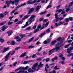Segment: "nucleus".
<instances>
[{
    "instance_id": "obj_32",
    "label": "nucleus",
    "mask_w": 73,
    "mask_h": 73,
    "mask_svg": "<svg viewBox=\"0 0 73 73\" xmlns=\"http://www.w3.org/2000/svg\"><path fill=\"white\" fill-rule=\"evenodd\" d=\"M70 56H73V53H69L67 55V57H70Z\"/></svg>"
},
{
    "instance_id": "obj_7",
    "label": "nucleus",
    "mask_w": 73,
    "mask_h": 73,
    "mask_svg": "<svg viewBox=\"0 0 73 73\" xmlns=\"http://www.w3.org/2000/svg\"><path fill=\"white\" fill-rule=\"evenodd\" d=\"M64 11H65L64 9H60L56 10V12H58L59 13L61 12V14L64 15V14H65V12Z\"/></svg>"
},
{
    "instance_id": "obj_33",
    "label": "nucleus",
    "mask_w": 73,
    "mask_h": 73,
    "mask_svg": "<svg viewBox=\"0 0 73 73\" xmlns=\"http://www.w3.org/2000/svg\"><path fill=\"white\" fill-rule=\"evenodd\" d=\"M49 22H47L46 23V24H45V25H44V24H43L44 26V27H45V26L46 27H47V26H48V25H49Z\"/></svg>"
},
{
    "instance_id": "obj_16",
    "label": "nucleus",
    "mask_w": 73,
    "mask_h": 73,
    "mask_svg": "<svg viewBox=\"0 0 73 73\" xmlns=\"http://www.w3.org/2000/svg\"><path fill=\"white\" fill-rule=\"evenodd\" d=\"M15 39H17V41L18 42H19L20 41H21V39L20 38V37H19L18 36H17L15 37Z\"/></svg>"
},
{
    "instance_id": "obj_52",
    "label": "nucleus",
    "mask_w": 73,
    "mask_h": 73,
    "mask_svg": "<svg viewBox=\"0 0 73 73\" xmlns=\"http://www.w3.org/2000/svg\"><path fill=\"white\" fill-rule=\"evenodd\" d=\"M34 48V46H32V45H31L29 46V48Z\"/></svg>"
},
{
    "instance_id": "obj_39",
    "label": "nucleus",
    "mask_w": 73,
    "mask_h": 73,
    "mask_svg": "<svg viewBox=\"0 0 73 73\" xmlns=\"http://www.w3.org/2000/svg\"><path fill=\"white\" fill-rule=\"evenodd\" d=\"M51 7L52 5H49L48 6H47L46 9H48V8H51Z\"/></svg>"
},
{
    "instance_id": "obj_38",
    "label": "nucleus",
    "mask_w": 73,
    "mask_h": 73,
    "mask_svg": "<svg viewBox=\"0 0 73 73\" xmlns=\"http://www.w3.org/2000/svg\"><path fill=\"white\" fill-rule=\"evenodd\" d=\"M36 56H37L36 54H34L32 56V58H35V57H36Z\"/></svg>"
},
{
    "instance_id": "obj_4",
    "label": "nucleus",
    "mask_w": 73,
    "mask_h": 73,
    "mask_svg": "<svg viewBox=\"0 0 73 73\" xmlns=\"http://www.w3.org/2000/svg\"><path fill=\"white\" fill-rule=\"evenodd\" d=\"M36 17V15H32L31 17H30L29 20V24H31L32 22H33L35 20V19H34Z\"/></svg>"
},
{
    "instance_id": "obj_56",
    "label": "nucleus",
    "mask_w": 73,
    "mask_h": 73,
    "mask_svg": "<svg viewBox=\"0 0 73 73\" xmlns=\"http://www.w3.org/2000/svg\"><path fill=\"white\" fill-rule=\"evenodd\" d=\"M25 36V34H24V35H21V37H22L21 38H23V37H24V36Z\"/></svg>"
},
{
    "instance_id": "obj_60",
    "label": "nucleus",
    "mask_w": 73,
    "mask_h": 73,
    "mask_svg": "<svg viewBox=\"0 0 73 73\" xmlns=\"http://www.w3.org/2000/svg\"><path fill=\"white\" fill-rule=\"evenodd\" d=\"M41 49H42V47H40V49H38V52H40V51H41Z\"/></svg>"
},
{
    "instance_id": "obj_24",
    "label": "nucleus",
    "mask_w": 73,
    "mask_h": 73,
    "mask_svg": "<svg viewBox=\"0 0 73 73\" xmlns=\"http://www.w3.org/2000/svg\"><path fill=\"white\" fill-rule=\"evenodd\" d=\"M29 25L28 24V22H27L26 23V25H25L23 26L21 28H25V27H27V26H28Z\"/></svg>"
},
{
    "instance_id": "obj_10",
    "label": "nucleus",
    "mask_w": 73,
    "mask_h": 73,
    "mask_svg": "<svg viewBox=\"0 0 73 73\" xmlns=\"http://www.w3.org/2000/svg\"><path fill=\"white\" fill-rule=\"evenodd\" d=\"M41 25L40 24L37 27V29H35L34 32V33H36L37 32H38V30H39V29H40V28H41Z\"/></svg>"
},
{
    "instance_id": "obj_48",
    "label": "nucleus",
    "mask_w": 73,
    "mask_h": 73,
    "mask_svg": "<svg viewBox=\"0 0 73 73\" xmlns=\"http://www.w3.org/2000/svg\"><path fill=\"white\" fill-rule=\"evenodd\" d=\"M68 19L69 20H70V21H73V18L72 17H69Z\"/></svg>"
},
{
    "instance_id": "obj_37",
    "label": "nucleus",
    "mask_w": 73,
    "mask_h": 73,
    "mask_svg": "<svg viewBox=\"0 0 73 73\" xmlns=\"http://www.w3.org/2000/svg\"><path fill=\"white\" fill-rule=\"evenodd\" d=\"M54 69H55V70H58L59 68H57V66H56L54 68Z\"/></svg>"
},
{
    "instance_id": "obj_27",
    "label": "nucleus",
    "mask_w": 73,
    "mask_h": 73,
    "mask_svg": "<svg viewBox=\"0 0 73 73\" xmlns=\"http://www.w3.org/2000/svg\"><path fill=\"white\" fill-rule=\"evenodd\" d=\"M5 41V40L4 39L2 38H0V42H1V43H3V42H4Z\"/></svg>"
},
{
    "instance_id": "obj_30",
    "label": "nucleus",
    "mask_w": 73,
    "mask_h": 73,
    "mask_svg": "<svg viewBox=\"0 0 73 73\" xmlns=\"http://www.w3.org/2000/svg\"><path fill=\"white\" fill-rule=\"evenodd\" d=\"M23 21L22 20L21 21L18 22L17 23V24H22V23H23Z\"/></svg>"
},
{
    "instance_id": "obj_53",
    "label": "nucleus",
    "mask_w": 73,
    "mask_h": 73,
    "mask_svg": "<svg viewBox=\"0 0 73 73\" xmlns=\"http://www.w3.org/2000/svg\"><path fill=\"white\" fill-rule=\"evenodd\" d=\"M44 65V64H42V62H40V63L39 65V66H43Z\"/></svg>"
},
{
    "instance_id": "obj_51",
    "label": "nucleus",
    "mask_w": 73,
    "mask_h": 73,
    "mask_svg": "<svg viewBox=\"0 0 73 73\" xmlns=\"http://www.w3.org/2000/svg\"><path fill=\"white\" fill-rule=\"evenodd\" d=\"M65 21L66 23H68L69 21V18H66L65 19Z\"/></svg>"
},
{
    "instance_id": "obj_1",
    "label": "nucleus",
    "mask_w": 73,
    "mask_h": 73,
    "mask_svg": "<svg viewBox=\"0 0 73 73\" xmlns=\"http://www.w3.org/2000/svg\"><path fill=\"white\" fill-rule=\"evenodd\" d=\"M59 45H60L59 43H57L54 48L49 51V52H50V53L49 54V55H51L52 53H53L55 52V51L56 52H57L58 51V50H59L60 49V46Z\"/></svg>"
},
{
    "instance_id": "obj_12",
    "label": "nucleus",
    "mask_w": 73,
    "mask_h": 73,
    "mask_svg": "<svg viewBox=\"0 0 73 73\" xmlns=\"http://www.w3.org/2000/svg\"><path fill=\"white\" fill-rule=\"evenodd\" d=\"M24 5H26V3H24V4H21L20 5L17 6L15 8V9H18L20 7H23V6H24Z\"/></svg>"
},
{
    "instance_id": "obj_9",
    "label": "nucleus",
    "mask_w": 73,
    "mask_h": 73,
    "mask_svg": "<svg viewBox=\"0 0 73 73\" xmlns=\"http://www.w3.org/2000/svg\"><path fill=\"white\" fill-rule=\"evenodd\" d=\"M10 54H11V52H9L5 56V62L8 61V58L9 57Z\"/></svg>"
},
{
    "instance_id": "obj_41",
    "label": "nucleus",
    "mask_w": 73,
    "mask_h": 73,
    "mask_svg": "<svg viewBox=\"0 0 73 73\" xmlns=\"http://www.w3.org/2000/svg\"><path fill=\"white\" fill-rule=\"evenodd\" d=\"M58 20V17H57V18H56V19L54 20V23H56V22H57Z\"/></svg>"
},
{
    "instance_id": "obj_64",
    "label": "nucleus",
    "mask_w": 73,
    "mask_h": 73,
    "mask_svg": "<svg viewBox=\"0 0 73 73\" xmlns=\"http://www.w3.org/2000/svg\"><path fill=\"white\" fill-rule=\"evenodd\" d=\"M72 40H68V42H72Z\"/></svg>"
},
{
    "instance_id": "obj_50",
    "label": "nucleus",
    "mask_w": 73,
    "mask_h": 73,
    "mask_svg": "<svg viewBox=\"0 0 73 73\" xmlns=\"http://www.w3.org/2000/svg\"><path fill=\"white\" fill-rule=\"evenodd\" d=\"M37 61H41V58H38L36 60Z\"/></svg>"
},
{
    "instance_id": "obj_25",
    "label": "nucleus",
    "mask_w": 73,
    "mask_h": 73,
    "mask_svg": "<svg viewBox=\"0 0 73 73\" xmlns=\"http://www.w3.org/2000/svg\"><path fill=\"white\" fill-rule=\"evenodd\" d=\"M45 33H46L45 32H44L43 33H42L40 34L39 36V37H40L42 38V36H43V35H45Z\"/></svg>"
},
{
    "instance_id": "obj_22",
    "label": "nucleus",
    "mask_w": 73,
    "mask_h": 73,
    "mask_svg": "<svg viewBox=\"0 0 73 73\" xmlns=\"http://www.w3.org/2000/svg\"><path fill=\"white\" fill-rule=\"evenodd\" d=\"M64 22H61V21H60L59 22V24H57V23H55V25L57 26H59V25H61V24H64Z\"/></svg>"
},
{
    "instance_id": "obj_61",
    "label": "nucleus",
    "mask_w": 73,
    "mask_h": 73,
    "mask_svg": "<svg viewBox=\"0 0 73 73\" xmlns=\"http://www.w3.org/2000/svg\"><path fill=\"white\" fill-rule=\"evenodd\" d=\"M9 13L8 12H6L5 13L3 14V15L4 16H5V15H7V14Z\"/></svg>"
},
{
    "instance_id": "obj_62",
    "label": "nucleus",
    "mask_w": 73,
    "mask_h": 73,
    "mask_svg": "<svg viewBox=\"0 0 73 73\" xmlns=\"http://www.w3.org/2000/svg\"><path fill=\"white\" fill-rule=\"evenodd\" d=\"M36 27H37V26L36 25H35L33 27V29H36Z\"/></svg>"
},
{
    "instance_id": "obj_29",
    "label": "nucleus",
    "mask_w": 73,
    "mask_h": 73,
    "mask_svg": "<svg viewBox=\"0 0 73 73\" xmlns=\"http://www.w3.org/2000/svg\"><path fill=\"white\" fill-rule=\"evenodd\" d=\"M33 38H34V37H32L30 39L29 41H28V42H31L33 41Z\"/></svg>"
},
{
    "instance_id": "obj_3",
    "label": "nucleus",
    "mask_w": 73,
    "mask_h": 73,
    "mask_svg": "<svg viewBox=\"0 0 73 73\" xmlns=\"http://www.w3.org/2000/svg\"><path fill=\"white\" fill-rule=\"evenodd\" d=\"M38 65V63H36L33 65L32 69L31 68H30L29 69H28V70L29 73H33V72H35L36 70V68L37 66Z\"/></svg>"
},
{
    "instance_id": "obj_6",
    "label": "nucleus",
    "mask_w": 73,
    "mask_h": 73,
    "mask_svg": "<svg viewBox=\"0 0 73 73\" xmlns=\"http://www.w3.org/2000/svg\"><path fill=\"white\" fill-rule=\"evenodd\" d=\"M28 68H29V66H27L25 67H21L19 68H17V70H27Z\"/></svg>"
},
{
    "instance_id": "obj_55",
    "label": "nucleus",
    "mask_w": 73,
    "mask_h": 73,
    "mask_svg": "<svg viewBox=\"0 0 73 73\" xmlns=\"http://www.w3.org/2000/svg\"><path fill=\"white\" fill-rule=\"evenodd\" d=\"M12 24H13V22H10L8 23V25H11Z\"/></svg>"
},
{
    "instance_id": "obj_58",
    "label": "nucleus",
    "mask_w": 73,
    "mask_h": 73,
    "mask_svg": "<svg viewBox=\"0 0 73 73\" xmlns=\"http://www.w3.org/2000/svg\"><path fill=\"white\" fill-rule=\"evenodd\" d=\"M13 17H14V16H13L12 17H9V19H10V20H12V19L13 18Z\"/></svg>"
},
{
    "instance_id": "obj_28",
    "label": "nucleus",
    "mask_w": 73,
    "mask_h": 73,
    "mask_svg": "<svg viewBox=\"0 0 73 73\" xmlns=\"http://www.w3.org/2000/svg\"><path fill=\"white\" fill-rule=\"evenodd\" d=\"M56 42H57V40H56L52 41L51 43V45H53Z\"/></svg>"
},
{
    "instance_id": "obj_47",
    "label": "nucleus",
    "mask_w": 73,
    "mask_h": 73,
    "mask_svg": "<svg viewBox=\"0 0 73 73\" xmlns=\"http://www.w3.org/2000/svg\"><path fill=\"white\" fill-rule=\"evenodd\" d=\"M4 14L2 13L0 14V18L3 17H4Z\"/></svg>"
},
{
    "instance_id": "obj_26",
    "label": "nucleus",
    "mask_w": 73,
    "mask_h": 73,
    "mask_svg": "<svg viewBox=\"0 0 73 73\" xmlns=\"http://www.w3.org/2000/svg\"><path fill=\"white\" fill-rule=\"evenodd\" d=\"M30 16V15H27L25 16L23 19V20H25L26 19H27L28 18V17H29Z\"/></svg>"
},
{
    "instance_id": "obj_17",
    "label": "nucleus",
    "mask_w": 73,
    "mask_h": 73,
    "mask_svg": "<svg viewBox=\"0 0 73 73\" xmlns=\"http://www.w3.org/2000/svg\"><path fill=\"white\" fill-rule=\"evenodd\" d=\"M8 28V27L7 26H3L2 28H1V30H2V31H4L6 29Z\"/></svg>"
},
{
    "instance_id": "obj_14",
    "label": "nucleus",
    "mask_w": 73,
    "mask_h": 73,
    "mask_svg": "<svg viewBox=\"0 0 73 73\" xmlns=\"http://www.w3.org/2000/svg\"><path fill=\"white\" fill-rule=\"evenodd\" d=\"M69 5H67L65 7V8L66 9V12H69V11H70V8H69Z\"/></svg>"
},
{
    "instance_id": "obj_21",
    "label": "nucleus",
    "mask_w": 73,
    "mask_h": 73,
    "mask_svg": "<svg viewBox=\"0 0 73 73\" xmlns=\"http://www.w3.org/2000/svg\"><path fill=\"white\" fill-rule=\"evenodd\" d=\"M34 9V8H32L30 10V11H29L28 13V15H29V14H31V13L32 12H33V11Z\"/></svg>"
},
{
    "instance_id": "obj_18",
    "label": "nucleus",
    "mask_w": 73,
    "mask_h": 73,
    "mask_svg": "<svg viewBox=\"0 0 73 73\" xmlns=\"http://www.w3.org/2000/svg\"><path fill=\"white\" fill-rule=\"evenodd\" d=\"M27 54V53L26 52H25L22 53L21 55L20 56V57H25V56H26V54Z\"/></svg>"
},
{
    "instance_id": "obj_20",
    "label": "nucleus",
    "mask_w": 73,
    "mask_h": 73,
    "mask_svg": "<svg viewBox=\"0 0 73 73\" xmlns=\"http://www.w3.org/2000/svg\"><path fill=\"white\" fill-rule=\"evenodd\" d=\"M9 50V48H8L5 47L4 48V50L3 51V53L6 52L7 51H8Z\"/></svg>"
},
{
    "instance_id": "obj_15",
    "label": "nucleus",
    "mask_w": 73,
    "mask_h": 73,
    "mask_svg": "<svg viewBox=\"0 0 73 73\" xmlns=\"http://www.w3.org/2000/svg\"><path fill=\"white\" fill-rule=\"evenodd\" d=\"M59 57H60V58H61L62 59V60H63V61H65V58L63 57V56H62V54H59Z\"/></svg>"
},
{
    "instance_id": "obj_19",
    "label": "nucleus",
    "mask_w": 73,
    "mask_h": 73,
    "mask_svg": "<svg viewBox=\"0 0 73 73\" xmlns=\"http://www.w3.org/2000/svg\"><path fill=\"white\" fill-rule=\"evenodd\" d=\"M13 33V31H8L7 32V34H8V36H10L11 35H12V33Z\"/></svg>"
},
{
    "instance_id": "obj_11",
    "label": "nucleus",
    "mask_w": 73,
    "mask_h": 73,
    "mask_svg": "<svg viewBox=\"0 0 73 73\" xmlns=\"http://www.w3.org/2000/svg\"><path fill=\"white\" fill-rule=\"evenodd\" d=\"M48 65H49V64L48 63L47 64H46L45 65V67H44V69L45 70V71H46V73L48 71V69H48V68H49V66H48Z\"/></svg>"
},
{
    "instance_id": "obj_23",
    "label": "nucleus",
    "mask_w": 73,
    "mask_h": 73,
    "mask_svg": "<svg viewBox=\"0 0 73 73\" xmlns=\"http://www.w3.org/2000/svg\"><path fill=\"white\" fill-rule=\"evenodd\" d=\"M33 60H29L28 61H25L23 62V64H28L29 63V62H33Z\"/></svg>"
},
{
    "instance_id": "obj_46",
    "label": "nucleus",
    "mask_w": 73,
    "mask_h": 73,
    "mask_svg": "<svg viewBox=\"0 0 73 73\" xmlns=\"http://www.w3.org/2000/svg\"><path fill=\"white\" fill-rule=\"evenodd\" d=\"M50 60V59L49 58H47L46 59H44V60H46V62H48L49 61V60Z\"/></svg>"
},
{
    "instance_id": "obj_36",
    "label": "nucleus",
    "mask_w": 73,
    "mask_h": 73,
    "mask_svg": "<svg viewBox=\"0 0 73 73\" xmlns=\"http://www.w3.org/2000/svg\"><path fill=\"white\" fill-rule=\"evenodd\" d=\"M73 2H70V4L69 5H69V7H71V6H72V5H73Z\"/></svg>"
},
{
    "instance_id": "obj_35",
    "label": "nucleus",
    "mask_w": 73,
    "mask_h": 73,
    "mask_svg": "<svg viewBox=\"0 0 73 73\" xmlns=\"http://www.w3.org/2000/svg\"><path fill=\"white\" fill-rule=\"evenodd\" d=\"M46 11L44 12L40 13H39V14H40V15H44V14L45 13H46Z\"/></svg>"
},
{
    "instance_id": "obj_43",
    "label": "nucleus",
    "mask_w": 73,
    "mask_h": 73,
    "mask_svg": "<svg viewBox=\"0 0 73 73\" xmlns=\"http://www.w3.org/2000/svg\"><path fill=\"white\" fill-rule=\"evenodd\" d=\"M31 26H30V27L27 28L26 29V30L27 31H29V30H30V29H31Z\"/></svg>"
},
{
    "instance_id": "obj_2",
    "label": "nucleus",
    "mask_w": 73,
    "mask_h": 73,
    "mask_svg": "<svg viewBox=\"0 0 73 73\" xmlns=\"http://www.w3.org/2000/svg\"><path fill=\"white\" fill-rule=\"evenodd\" d=\"M20 0H15L14 1H5V3H6V4H7V7H9V5H10V3H11L12 5H13L14 4V3H15V5H16V6L18 5V4H19V2Z\"/></svg>"
},
{
    "instance_id": "obj_31",
    "label": "nucleus",
    "mask_w": 73,
    "mask_h": 73,
    "mask_svg": "<svg viewBox=\"0 0 73 73\" xmlns=\"http://www.w3.org/2000/svg\"><path fill=\"white\" fill-rule=\"evenodd\" d=\"M6 23L7 21H4L3 23H0V25L1 26L3 25H4V24H5Z\"/></svg>"
},
{
    "instance_id": "obj_59",
    "label": "nucleus",
    "mask_w": 73,
    "mask_h": 73,
    "mask_svg": "<svg viewBox=\"0 0 73 73\" xmlns=\"http://www.w3.org/2000/svg\"><path fill=\"white\" fill-rule=\"evenodd\" d=\"M58 20H63V18L62 17H60V18L58 17Z\"/></svg>"
},
{
    "instance_id": "obj_49",
    "label": "nucleus",
    "mask_w": 73,
    "mask_h": 73,
    "mask_svg": "<svg viewBox=\"0 0 73 73\" xmlns=\"http://www.w3.org/2000/svg\"><path fill=\"white\" fill-rule=\"evenodd\" d=\"M17 64V62H15L13 64V66H15Z\"/></svg>"
},
{
    "instance_id": "obj_54",
    "label": "nucleus",
    "mask_w": 73,
    "mask_h": 73,
    "mask_svg": "<svg viewBox=\"0 0 73 73\" xmlns=\"http://www.w3.org/2000/svg\"><path fill=\"white\" fill-rule=\"evenodd\" d=\"M58 15V13H56L54 15L55 17L56 18H57V17H58V15Z\"/></svg>"
},
{
    "instance_id": "obj_34",
    "label": "nucleus",
    "mask_w": 73,
    "mask_h": 73,
    "mask_svg": "<svg viewBox=\"0 0 73 73\" xmlns=\"http://www.w3.org/2000/svg\"><path fill=\"white\" fill-rule=\"evenodd\" d=\"M11 45H15V42L14 40H13L11 42Z\"/></svg>"
},
{
    "instance_id": "obj_40",
    "label": "nucleus",
    "mask_w": 73,
    "mask_h": 73,
    "mask_svg": "<svg viewBox=\"0 0 73 73\" xmlns=\"http://www.w3.org/2000/svg\"><path fill=\"white\" fill-rule=\"evenodd\" d=\"M58 43H59V46H60H60H63L64 45V44L62 43H60H60L59 42H58Z\"/></svg>"
},
{
    "instance_id": "obj_42",
    "label": "nucleus",
    "mask_w": 73,
    "mask_h": 73,
    "mask_svg": "<svg viewBox=\"0 0 73 73\" xmlns=\"http://www.w3.org/2000/svg\"><path fill=\"white\" fill-rule=\"evenodd\" d=\"M59 63L61 64L62 65H64V64H65V63L64 62L62 61H61Z\"/></svg>"
},
{
    "instance_id": "obj_44",
    "label": "nucleus",
    "mask_w": 73,
    "mask_h": 73,
    "mask_svg": "<svg viewBox=\"0 0 73 73\" xmlns=\"http://www.w3.org/2000/svg\"><path fill=\"white\" fill-rule=\"evenodd\" d=\"M17 10V9H15V10H13L10 13L11 14H12L14 13Z\"/></svg>"
},
{
    "instance_id": "obj_5",
    "label": "nucleus",
    "mask_w": 73,
    "mask_h": 73,
    "mask_svg": "<svg viewBox=\"0 0 73 73\" xmlns=\"http://www.w3.org/2000/svg\"><path fill=\"white\" fill-rule=\"evenodd\" d=\"M71 45L72 47H70L69 48H68L67 50V52L68 53H69L72 52V50L73 49V42L72 43Z\"/></svg>"
},
{
    "instance_id": "obj_63",
    "label": "nucleus",
    "mask_w": 73,
    "mask_h": 73,
    "mask_svg": "<svg viewBox=\"0 0 73 73\" xmlns=\"http://www.w3.org/2000/svg\"><path fill=\"white\" fill-rule=\"evenodd\" d=\"M61 37H59L57 39V41H60V40H61Z\"/></svg>"
},
{
    "instance_id": "obj_57",
    "label": "nucleus",
    "mask_w": 73,
    "mask_h": 73,
    "mask_svg": "<svg viewBox=\"0 0 73 73\" xmlns=\"http://www.w3.org/2000/svg\"><path fill=\"white\" fill-rule=\"evenodd\" d=\"M20 48V47H16L15 48V50H18V49H19Z\"/></svg>"
},
{
    "instance_id": "obj_8",
    "label": "nucleus",
    "mask_w": 73,
    "mask_h": 73,
    "mask_svg": "<svg viewBox=\"0 0 73 73\" xmlns=\"http://www.w3.org/2000/svg\"><path fill=\"white\" fill-rule=\"evenodd\" d=\"M52 40L51 38H49L48 39H47L46 40H45L43 42V43L44 44H47L50 42V41Z\"/></svg>"
},
{
    "instance_id": "obj_13",
    "label": "nucleus",
    "mask_w": 73,
    "mask_h": 73,
    "mask_svg": "<svg viewBox=\"0 0 73 73\" xmlns=\"http://www.w3.org/2000/svg\"><path fill=\"white\" fill-rule=\"evenodd\" d=\"M41 7V6L38 5L36 8L35 11L36 12H38L39 11V9H40Z\"/></svg>"
},
{
    "instance_id": "obj_45",
    "label": "nucleus",
    "mask_w": 73,
    "mask_h": 73,
    "mask_svg": "<svg viewBox=\"0 0 73 73\" xmlns=\"http://www.w3.org/2000/svg\"><path fill=\"white\" fill-rule=\"evenodd\" d=\"M50 28H48L46 30V32L47 33H49V32H50Z\"/></svg>"
}]
</instances>
